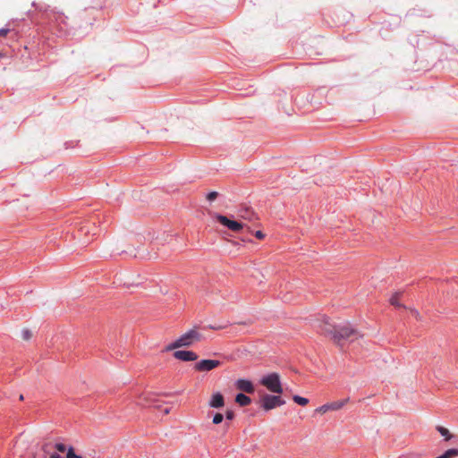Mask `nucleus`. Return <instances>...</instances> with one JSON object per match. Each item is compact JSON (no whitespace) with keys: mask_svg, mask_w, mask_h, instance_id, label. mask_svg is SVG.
I'll return each mask as SVG.
<instances>
[{"mask_svg":"<svg viewBox=\"0 0 458 458\" xmlns=\"http://www.w3.org/2000/svg\"><path fill=\"white\" fill-rule=\"evenodd\" d=\"M211 328H212V329H218L219 327H212Z\"/></svg>","mask_w":458,"mask_h":458,"instance_id":"31","label":"nucleus"},{"mask_svg":"<svg viewBox=\"0 0 458 458\" xmlns=\"http://www.w3.org/2000/svg\"><path fill=\"white\" fill-rule=\"evenodd\" d=\"M454 456H458V449L452 448L445 451L442 455L438 456V458H453Z\"/></svg>","mask_w":458,"mask_h":458,"instance_id":"14","label":"nucleus"},{"mask_svg":"<svg viewBox=\"0 0 458 458\" xmlns=\"http://www.w3.org/2000/svg\"><path fill=\"white\" fill-rule=\"evenodd\" d=\"M31 333L29 330H23L22 331V338L24 340H30L31 338Z\"/></svg>","mask_w":458,"mask_h":458,"instance_id":"23","label":"nucleus"},{"mask_svg":"<svg viewBox=\"0 0 458 458\" xmlns=\"http://www.w3.org/2000/svg\"><path fill=\"white\" fill-rule=\"evenodd\" d=\"M255 236H256L258 239L262 240V239H264L265 234H264L261 231H257V232L255 233Z\"/></svg>","mask_w":458,"mask_h":458,"instance_id":"27","label":"nucleus"},{"mask_svg":"<svg viewBox=\"0 0 458 458\" xmlns=\"http://www.w3.org/2000/svg\"><path fill=\"white\" fill-rule=\"evenodd\" d=\"M225 418L228 420H232L234 419V412L233 411H226L225 412Z\"/></svg>","mask_w":458,"mask_h":458,"instance_id":"24","label":"nucleus"},{"mask_svg":"<svg viewBox=\"0 0 458 458\" xmlns=\"http://www.w3.org/2000/svg\"><path fill=\"white\" fill-rule=\"evenodd\" d=\"M410 310H411V315H412L415 318H417V319H419V320L420 319V313H419V311H418L417 310H415V309H411Z\"/></svg>","mask_w":458,"mask_h":458,"instance_id":"25","label":"nucleus"},{"mask_svg":"<svg viewBox=\"0 0 458 458\" xmlns=\"http://www.w3.org/2000/svg\"><path fill=\"white\" fill-rule=\"evenodd\" d=\"M202 335L197 329L193 328L182 335L177 340L165 347V351H172L181 347H189L199 342Z\"/></svg>","mask_w":458,"mask_h":458,"instance_id":"1","label":"nucleus"},{"mask_svg":"<svg viewBox=\"0 0 458 458\" xmlns=\"http://www.w3.org/2000/svg\"><path fill=\"white\" fill-rule=\"evenodd\" d=\"M285 403L279 395L264 394L261 398V408L265 411H270L276 407L282 406Z\"/></svg>","mask_w":458,"mask_h":458,"instance_id":"4","label":"nucleus"},{"mask_svg":"<svg viewBox=\"0 0 458 458\" xmlns=\"http://www.w3.org/2000/svg\"><path fill=\"white\" fill-rule=\"evenodd\" d=\"M329 411H330V407H329L328 403H326L315 410V411L319 414H325L326 412H327Z\"/></svg>","mask_w":458,"mask_h":458,"instance_id":"18","label":"nucleus"},{"mask_svg":"<svg viewBox=\"0 0 458 458\" xmlns=\"http://www.w3.org/2000/svg\"><path fill=\"white\" fill-rule=\"evenodd\" d=\"M224 420V416L223 414L221 413H216L215 416L213 417V423L217 425V424H220Z\"/></svg>","mask_w":458,"mask_h":458,"instance_id":"19","label":"nucleus"},{"mask_svg":"<svg viewBox=\"0 0 458 458\" xmlns=\"http://www.w3.org/2000/svg\"><path fill=\"white\" fill-rule=\"evenodd\" d=\"M235 386L238 390L248 394H252L255 390L252 382L248 379H238L235 382Z\"/></svg>","mask_w":458,"mask_h":458,"instance_id":"8","label":"nucleus"},{"mask_svg":"<svg viewBox=\"0 0 458 458\" xmlns=\"http://www.w3.org/2000/svg\"><path fill=\"white\" fill-rule=\"evenodd\" d=\"M349 402V398L339 400L335 402L329 403L328 405L330 407V411H338L342 409L347 403Z\"/></svg>","mask_w":458,"mask_h":458,"instance_id":"12","label":"nucleus"},{"mask_svg":"<svg viewBox=\"0 0 458 458\" xmlns=\"http://www.w3.org/2000/svg\"><path fill=\"white\" fill-rule=\"evenodd\" d=\"M66 458H82L81 456L76 454L72 447L68 448Z\"/></svg>","mask_w":458,"mask_h":458,"instance_id":"20","label":"nucleus"},{"mask_svg":"<svg viewBox=\"0 0 458 458\" xmlns=\"http://www.w3.org/2000/svg\"><path fill=\"white\" fill-rule=\"evenodd\" d=\"M360 336L359 332L352 328L349 323H344L336 327V330L334 333V341L340 344L342 340H347L351 337L356 339Z\"/></svg>","mask_w":458,"mask_h":458,"instance_id":"2","label":"nucleus"},{"mask_svg":"<svg viewBox=\"0 0 458 458\" xmlns=\"http://www.w3.org/2000/svg\"><path fill=\"white\" fill-rule=\"evenodd\" d=\"M221 362L217 360H201L195 363L194 369L200 372H208L219 367Z\"/></svg>","mask_w":458,"mask_h":458,"instance_id":"5","label":"nucleus"},{"mask_svg":"<svg viewBox=\"0 0 458 458\" xmlns=\"http://www.w3.org/2000/svg\"><path fill=\"white\" fill-rule=\"evenodd\" d=\"M402 295V293L400 292H397V293H394L392 297L390 298V303L393 305V306H395V307H403L405 308L403 305H402L400 302H399V299Z\"/></svg>","mask_w":458,"mask_h":458,"instance_id":"13","label":"nucleus"},{"mask_svg":"<svg viewBox=\"0 0 458 458\" xmlns=\"http://www.w3.org/2000/svg\"><path fill=\"white\" fill-rule=\"evenodd\" d=\"M153 402V398H152V394H144L140 397V404L141 405H147V404H150L152 403Z\"/></svg>","mask_w":458,"mask_h":458,"instance_id":"16","label":"nucleus"},{"mask_svg":"<svg viewBox=\"0 0 458 458\" xmlns=\"http://www.w3.org/2000/svg\"><path fill=\"white\" fill-rule=\"evenodd\" d=\"M235 402L240 406H248L251 403V399L244 394H238L235 397Z\"/></svg>","mask_w":458,"mask_h":458,"instance_id":"11","label":"nucleus"},{"mask_svg":"<svg viewBox=\"0 0 458 458\" xmlns=\"http://www.w3.org/2000/svg\"><path fill=\"white\" fill-rule=\"evenodd\" d=\"M225 405L224 396L220 393H216L211 396L209 406L212 408H221Z\"/></svg>","mask_w":458,"mask_h":458,"instance_id":"10","label":"nucleus"},{"mask_svg":"<svg viewBox=\"0 0 458 458\" xmlns=\"http://www.w3.org/2000/svg\"><path fill=\"white\" fill-rule=\"evenodd\" d=\"M9 30L8 29H1L0 30V37H4L8 34Z\"/></svg>","mask_w":458,"mask_h":458,"instance_id":"28","label":"nucleus"},{"mask_svg":"<svg viewBox=\"0 0 458 458\" xmlns=\"http://www.w3.org/2000/svg\"><path fill=\"white\" fill-rule=\"evenodd\" d=\"M216 219L224 226H226L233 232H240L243 228V225L237 221L229 219L227 216L223 215H216Z\"/></svg>","mask_w":458,"mask_h":458,"instance_id":"6","label":"nucleus"},{"mask_svg":"<svg viewBox=\"0 0 458 458\" xmlns=\"http://www.w3.org/2000/svg\"><path fill=\"white\" fill-rule=\"evenodd\" d=\"M50 458H62V457L59 454H52L50 455Z\"/></svg>","mask_w":458,"mask_h":458,"instance_id":"30","label":"nucleus"},{"mask_svg":"<svg viewBox=\"0 0 458 458\" xmlns=\"http://www.w3.org/2000/svg\"><path fill=\"white\" fill-rule=\"evenodd\" d=\"M55 448L58 452L60 453H64L66 450H68L65 446V445L62 444V443H58L55 445Z\"/></svg>","mask_w":458,"mask_h":458,"instance_id":"22","label":"nucleus"},{"mask_svg":"<svg viewBox=\"0 0 458 458\" xmlns=\"http://www.w3.org/2000/svg\"><path fill=\"white\" fill-rule=\"evenodd\" d=\"M437 431L443 436L445 440H449L452 437V435L450 434L449 430L444 427L438 426L437 428Z\"/></svg>","mask_w":458,"mask_h":458,"instance_id":"15","label":"nucleus"},{"mask_svg":"<svg viewBox=\"0 0 458 458\" xmlns=\"http://www.w3.org/2000/svg\"><path fill=\"white\" fill-rule=\"evenodd\" d=\"M321 333L325 335H332V338L334 339V333L336 330V327L332 325L328 318H324L322 322L319 325Z\"/></svg>","mask_w":458,"mask_h":458,"instance_id":"9","label":"nucleus"},{"mask_svg":"<svg viewBox=\"0 0 458 458\" xmlns=\"http://www.w3.org/2000/svg\"><path fill=\"white\" fill-rule=\"evenodd\" d=\"M163 412L165 414H168L170 412V408L169 407H165L164 410H163Z\"/></svg>","mask_w":458,"mask_h":458,"instance_id":"29","label":"nucleus"},{"mask_svg":"<svg viewBox=\"0 0 458 458\" xmlns=\"http://www.w3.org/2000/svg\"><path fill=\"white\" fill-rule=\"evenodd\" d=\"M218 196V193L216 191H211L207 195V199L209 201L215 200Z\"/></svg>","mask_w":458,"mask_h":458,"instance_id":"21","label":"nucleus"},{"mask_svg":"<svg viewBox=\"0 0 458 458\" xmlns=\"http://www.w3.org/2000/svg\"><path fill=\"white\" fill-rule=\"evenodd\" d=\"M174 357L182 361H194L198 359L197 353L192 351H175Z\"/></svg>","mask_w":458,"mask_h":458,"instance_id":"7","label":"nucleus"},{"mask_svg":"<svg viewBox=\"0 0 458 458\" xmlns=\"http://www.w3.org/2000/svg\"><path fill=\"white\" fill-rule=\"evenodd\" d=\"M293 400L301 406H305L309 403V400L307 398L299 395H293Z\"/></svg>","mask_w":458,"mask_h":458,"instance_id":"17","label":"nucleus"},{"mask_svg":"<svg viewBox=\"0 0 458 458\" xmlns=\"http://www.w3.org/2000/svg\"><path fill=\"white\" fill-rule=\"evenodd\" d=\"M253 216L252 212H250L249 210H246V214L242 215V216L245 219H251V216Z\"/></svg>","mask_w":458,"mask_h":458,"instance_id":"26","label":"nucleus"},{"mask_svg":"<svg viewBox=\"0 0 458 458\" xmlns=\"http://www.w3.org/2000/svg\"><path fill=\"white\" fill-rule=\"evenodd\" d=\"M260 384L264 386L268 391L275 394H282L283 387L280 381L279 374L274 372L263 377Z\"/></svg>","mask_w":458,"mask_h":458,"instance_id":"3","label":"nucleus"}]
</instances>
